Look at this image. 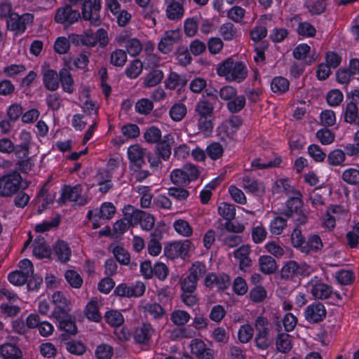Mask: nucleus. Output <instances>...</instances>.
<instances>
[{
    "instance_id": "obj_63",
    "label": "nucleus",
    "mask_w": 359,
    "mask_h": 359,
    "mask_svg": "<svg viewBox=\"0 0 359 359\" xmlns=\"http://www.w3.org/2000/svg\"><path fill=\"white\" fill-rule=\"evenodd\" d=\"M342 179L347 184L357 185L359 184V170L348 168L342 173Z\"/></svg>"
},
{
    "instance_id": "obj_54",
    "label": "nucleus",
    "mask_w": 359,
    "mask_h": 359,
    "mask_svg": "<svg viewBox=\"0 0 359 359\" xmlns=\"http://www.w3.org/2000/svg\"><path fill=\"white\" fill-rule=\"evenodd\" d=\"M236 28L231 22H226L222 25L219 29V34L226 41H230L236 36Z\"/></svg>"
},
{
    "instance_id": "obj_61",
    "label": "nucleus",
    "mask_w": 359,
    "mask_h": 359,
    "mask_svg": "<svg viewBox=\"0 0 359 359\" xmlns=\"http://www.w3.org/2000/svg\"><path fill=\"white\" fill-rule=\"evenodd\" d=\"M245 105V97L243 95H236L227 102V109L231 113H237L241 111Z\"/></svg>"
},
{
    "instance_id": "obj_40",
    "label": "nucleus",
    "mask_w": 359,
    "mask_h": 359,
    "mask_svg": "<svg viewBox=\"0 0 359 359\" xmlns=\"http://www.w3.org/2000/svg\"><path fill=\"white\" fill-rule=\"evenodd\" d=\"M151 240L148 243L149 253L152 256H157L161 252V245L159 243L161 233L159 231L155 230L150 233Z\"/></svg>"
},
{
    "instance_id": "obj_26",
    "label": "nucleus",
    "mask_w": 359,
    "mask_h": 359,
    "mask_svg": "<svg viewBox=\"0 0 359 359\" xmlns=\"http://www.w3.org/2000/svg\"><path fill=\"white\" fill-rule=\"evenodd\" d=\"M146 149H143L139 144L130 146L128 149V156L130 161L137 168H140L144 163V155Z\"/></svg>"
},
{
    "instance_id": "obj_57",
    "label": "nucleus",
    "mask_w": 359,
    "mask_h": 359,
    "mask_svg": "<svg viewBox=\"0 0 359 359\" xmlns=\"http://www.w3.org/2000/svg\"><path fill=\"white\" fill-rule=\"evenodd\" d=\"M207 272V268L204 263L201 262H195L191 264L189 269V274L192 278H194L197 281L205 276Z\"/></svg>"
},
{
    "instance_id": "obj_52",
    "label": "nucleus",
    "mask_w": 359,
    "mask_h": 359,
    "mask_svg": "<svg viewBox=\"0 0 359 359\" xmlns=\"http://www.w3.org/2000/svg\"><path fill=\"white\" fill-rule=\"evenodd\" d=\"M287 226L286 219L282 217H276L270 222L269 231L272 234L280 235Z\"/></svg>"
},
{
    "instance_id": "obj_37",
    "label": "nucleus",
    "mask_w": 359,
    "mask_h": 359,
    "mask_svg": "<svg viewBox=\"0 0 359 359\" xmlns=\"http://www.w3.org/2000/svg\"><path fill=\"white\" fill-rule=\"evenodd\" d=\"M164 77V74L161 69H153L144 78L143 84L146 88H152L159 84Z\"/></svg>"
},
{
    "instance_id": "obj_8",
    "label": "nucleus",
    "mask_w": 359,
    "mask_h": 359,
    "mask_svg": "<svg viewBox=\"0 0 359 359\" xmlns=\"http://www.w3.org/2000/svg\"><path fill=\"white\" fill-rule=\"evenodd\" d=\"M309 273L310 267L306 264H299L293 260L287 262L280 270V276L285 280H292L299 276H307Z\"/></svg>"
},
{
    "instance_id": "obj_17",
    "label": "nucleus",
    "mask_w": 359,
    "mask_h": 359,
    "mask_svg": "<svg viewBox=\"0 0 359 359\" xmlns=\"http://www.w3.org/2000/svg\"><path fill=\"white\" fill-rule=\"evenodd\" d=\"M180 32L178 29L165 32L158 45L159 51L163 54L170 53L172 49L173 45L180 41Z\"/></svg>"
},
{
    "instance_id": "obj_64",
    "label": "nucleus",
    "mask_w": 359,
    "mask_h": 359,
    "mask_svg": "<svg viewBox=\"0 0 359 359\" xmlns=\"http://www.w3.org/2000/svg\"><path fill=\"white\" fill-rule=\"evenodd\" d=\"M127 61V54L121 49L113 51L110 56V62L116 67H123Z\"/></svg>"
},
{
    "instance_id": "obj_47",
    "label": "nucleus",
    "mask_w": 359,
    "mask_h": 359,
    "mask_svg": "<svg viewBox=\"0 0 359 359\" xmlns=\"http://www.w3.org/2000/svg\"><path fill=\"white\" fill-rule=\"evenodd\" d=\"M187 112V107L184 104L177 102L170 109L169 115L174 121H180L186 116Z\"/></svg>"
},
{
    "instance_id": "obj_53",
    "label": "nucleus",
    "mask_w": 359,
    "mask_h": 359,
    "mask_svg": "<svg viewBox=\"0 0 359 359\" xmlns=\"http://www.w3.org/2000/svg\"><path fill=\"white\" fill-rule=\"evenodd\" d=\"M190 318L189 313L183 310H175L170 314V320L175 325H184Z\"/></svg>"
},
{
    "instance_id": "obj_60",
    "label": "nucleus",
    "mask_w": 359,
    "mask_h": 359,
    "mask_svg": "<svg viewBox=\"0 0 359 359\" xmlns=\"http://www.w3.org/2000/svg\"><path fill=\"white\" fill-rule=\"evenodd\" d=\"M142 62L135 60L126 69V74L130 79H136L142 73Z\"/></svg>"
},
{
    "instance_id": "obj_28",
    "label": "nucleus",
    "mask_w": 359,
    "mask_h": 359,
    "mask_svg": "<svg viewBox=\"0 0 359 359\" xmlns=\"http://www.w3.org/2000/svg\"><path fill=\"white\" fill-rule=\"evenodd\" d=\"M154 333V330L150 324L142 323L136 327L134 332V339L139 344H146L149 341Z\"/></svg>"
},
{
    "instance_id": "obj_30",
    "label": "nucleus",
    "mask_w": 359,
    "mask_h": 359,
    "mask_svg": "<svg viewBox=\"0 0 359 359\" xmlns=\"http://www.w3.org/2000/svg\"><path fill=\"white\" fill-rule=\"evenodd\" d=\"M53 255L61 262H67L69 260L72 250L67 243L63 241H57L53 247Z\"/></svg>"
},
{
    "instance_id": "obj_58",
    "label": "nucleus",
    "mask_w": 359,
    "mask_h": 359,
    "mask_svg": "<svg viewBox=\"0 0 359 359\" xmlns=\"http://www.w3.org/2000/svg\"><path fill=\"white\" fill-rule=\"evenodd\" d=\"M162 135L159 128L155 126H151L146 130L144 133V138L148 143H158L161 142Z\"/></svg>"
},
{
    "instance_id": "obj_15",
    "label": "nucleus",
    "mask_w": 359,
    "mask_h": 359,
    "mask_svg": "<svg viewBox=\"0 0 359 359\" xmlns=\"http://www.w3.org/2000/svg\"><path fill=\"white\" fill-rule=\"evenodd\" d=\"M326 316V310L324 305L320 302H314L308 306L304 311L306 320L311 323L322 321Z\"/></svg>"
},
{
    "instance_id": "obj_45",
    "label": "nucleus",
    "mask_w": 359,
    "mask_h": 359,
    "mask_svg": "<svg viewBox=\"0 0 359 359\" xmlns=\"http://www.w3.org/2000/svg\"><path fill=\"white\" fill-rule=\"evenodd\" d=\"M273 191L276 193H285L289 196L293 194L295 191H298L293 188L287 179L276 180L273 185Z\"/></svg>"
},
{
    "instance_id": "obj_32",
    "label": "nucleus",
    "mask_w": 359,
    "mask_h": 359,
    "mask_svg": "<svg viewBox=\"0 0 359 359\" xmlns=\"http://www.w3.org/2000/svg\"><path fill=\"white\" fill-rule=\"evenodd\" d=\"M141 15L147 21V25L149 27H154L156 24V18L159 14L157 7L153 4L141 6Z\"/></svg>"
},
{
    "instance_id": "obj_43",
    "label": "nucleus",
    "mask_w": 359,
    "mask_h": 359,
    "mask_svg": "<svg viewBox=\"0 0 359 359\" xmlns=\"http://www.w3.org/2000/svg\"><path fill=\"white\" fill-rule=\"evenodd\" d=\"M172 226L175 231L182 236L190 237L193 234V229L189 223L182 219H179L173 222Z\"/></svg>"
},
{
    "instance_id": "obj_39",
    "label": "nucleus",
    "mask_w": 359,
    "mask_h": 359,
    "mask_svg": "<svg viewBox=\"0 0 359 359\" xmlns=\"http://www.w3.org/2000/svg\"><path fill=\"white\" fill-rule=\"evenodd\" d=\"M214 105L208 100H199L195 106L194 116H213Z\"/></svg>"
},
{
    "instance_id": "obj_41",
    "label": "nucleus",
    "mask_w": 359,
    "mask_h": 359,
    "mask_svg": "<svg viewBox=\"0 0 359 359\" xmlns=\"http://www.w3.org/2000/svg\"><path fill=\"white\" fill-rule=\"evenodd\" d=\"M276 346L279 352L288 353L292 348L290 336L286 333L278 334L276 337Z\"/></svg>"
},
{
    "instance_id": "obj_51",
    "label": "nucleus",
    "mask_w": 359,
    "mask_h": 359,
    "mask_svg": "<svg viewBox=\"0 0 359 359\" xmlns=\"http://www.w3.org/2000/svg\"><path fill=\"white\" fill-rule=\"evenodd\" d=\"M346 158L344 151L342 149H336L328 154L327 161L331 165H344Z\"/></svg>"
},
{
    "instance_id": "obj_21",
    "label": "nucleus",
    "mask_w": 359,
    "mask_h": 359,
    "mask_svg": "<svg viewBox=\"0 0 359 359\" xmlns=\"http://www.w3.org/2000/svg\"><path fill=\"white\" fill-rule=\"evenodd\" d=\"M250 252L249 245H243L233 252V257L238 261L239 269L243 271H246L251 265Z\"/></svg>"
},
{
    "instance_id": "obj_36",
    "label": "nucleus",
    "mask_w": 359,
    "mask_h": 359,
    "mask_svg": "<svg viewBox=\"0 0 359 359\" xmlns=\"http://www.w3.org/2000/svg\"><path fill=\"white\" fill-rule=\"evenodd\" d=\"M0 353L4 359H20L22 355L20 349L11 343L1 346Z\"/></svg>"
},
{
    "instance_id": "obj_59",
    "label": "nucleus",
    "mask_w": 359,
    "mask_h": 359,
    "mask_svg": "<svg viewBox=\"0 0 359 359\" xmlns=\"http://www.w3.org/2000/svg\"><path fill=\"white\" fill-rule=\"evenodd\" d=\"M218 212L226 221L231 220L235 217L236 208L232 204L222 203L218 206Z\"/></svg>"
},
{
    "instance_id": "obj_35",
    "label": "nucleus",
    "mask_w": 359,
    "mask_h": 359,
    "mask_svg": "<svg viewBox=\"0 0 359 359\" xmlns=\"http://www.w3.org/2000/svg\"><path fill=\"white\" fill-rule=\"evenodd\" d=\"M33 255L38 258H44L50 255V251L46 245L44 238L38 236L35 238L33 244Z\"/></svg>"
},
{
    "instance_id": "obj_7",
    "label": "nucleus",
    "mask_w": 359,
    "mask_h": 359,
    "mask_svg": "<svg viewBox=\"0 0 359 359\" xmlns=\"http://www.w3.org/2000/svg\"><path fill=\"white\" fill-rule=\"evenodd\" d=\"M81 18V14L77 8L72 5L67 4L56 10L54 20L57 23L64 27H69Z\"/></svg>"
},
{
    "instance_id": "obj_23",
    "label": "nucleus",
    "mask_w": 359,
    "mask_h": 359,
    "mask_svg": "<svg viewBox=\"0 0 359 359\" xmlns=\"http://www.w3.org/2000/svg\"><path fill=\"white\" fill-rule=\"evenodd\" d=\"M323 247L320 237L317 234H310L306 239L301 252L304 254H311L319 252Z\"/></svg>"
},
{
    "instance_id": "obj_55",
    "label": "nucleus",
    "mask_w": 359,
    "mask_h": 359,
    "mask_svg": "<svg viewBox=\"0 0 359 359\" xmlns=\"http://www.w3.org/2000/svg\"><path fill=\"white\" fill-rule=\"evenodd\" d=\"M281 160L280 158H276L273 161H262L261 158H255L252 163L251 165L255 169L262 170L271 168H275L280 165Z\"/></svg>"
},
{
    "instance_id": "obj_38",
    "label": "nucleus",
    "mask_w": 359,
    "mask_h": 359,
    "mask_svg": "<svg viewBox=\"0 0 359 359\" xmlns=\"http://www.w3.org/2000/svg\"><path fill=\"white\" fill-rule=\"evenodd\" d=\"M259 268L265 274L274 273L278 266L276 260L269 255H263L259 258Z\"/></svg>"
},
{
    "instance_id": "obj_19",
    "label": "nucleus",
    "mask_w": 359,
    "mask_h": 359,
    "mask_svg": "<svg viewBox=\"0 0 359 359\" xmlns=\"http://www.w3.org/2000/svg\"><path fill=\"white\" fill-rule=\"evenodd\" d=\"M205 285L209 288L217 287L218 290H225L230 285V278L226 274L219 276L209 273L205 278Z\"/></svg>"
},
{
    "instance_id": "obj_14",
    "label": "nucleus",
    "mask_w": 359,
    "mask_h": 359,
    "mask_svg": "<svg viewBox=\"0 0 359 359\" xmlns=\"http://www.w3.org/2000/svg\"><path fill=\"white\" fill-rule=\"evenodd\" d=\"M165 4V15L170 20H181L184 14V4L186 0H164Z\"/></svg>"
},
{
    "instance_id": "obj_12",
    "label": "nucleus",
    "mask_w": 359,
    "mask_h": 359,
    "mask_svg": "<svg viewBox=\"0 0 359 359\" xmlns=\"http://www.w3.org/2000/svg\"><path fill=\"white\" fill-rule=\"evenodd\" d=\"M33 19L34 16L30 13H25L22 15L13 13L7 20V27L10 30L15 32L16 34H21L25 32L27 25L31 23Z\"/></svg>"
},
{
    "instance_id": "obj_46",
    "label": "nucleus",
    "mask_w": 359,
    "mask_h": 359,
    "mask_svg": "<svg viewBox=\"0 0 359 359\" xmlns=\"http://www.w3.org/2000/svg\"><path fill=\"white\" fill-rule=\"evenodd\" d=\"M135 223H139L142 229L150 231L154 226L155 218L153 215L142 210Z\"/></svg>"
},
{
    "instance_id": "obj_11",
    "label": "nucleus",
    "mask_w": 359,
    "mask_h": 359,
    "mask_svg": "<svg viewBox=\"0 0 359 359\" xmlns=\"http://www.w3.org/2000/svg\"><path fill=\"white\" fill-rule=\"evenodd\" d=\"M192 248V243L189 240L175 241L165 247L164 252L168 257L174 259L186 256Z\"/></svg>"
},
{
    "instance_id": "obj_29",
    "label": "nucleus",
    "mask_w": 359,
    "mask_h": 359,
    "mask_svg": "<svg viewBox=\"0 0 359 359\" xmlns=\"http://www.w3.org/2000/svg\"><path fill=\"white\" fill-rule=\"evenodd\" d=\"M293 56L297 60H304L306 65L316 60L315 55L311 53V47L306 43L298 45L293 50Z\"/></svg>"
},
{
    "instance_id": "obj_24",
    "label": "nucleus",
    "mask_w": 359,
    "mask_h": 359,
    "mask_svg": "<svg viewBox=\"0 0 359 359\" xmlns=\"http://www.w3.org/2000/svg\"><path fill=\"white\" fill-rule=\"evenodd\" d=\"M292 26L297 25V32L299 36L304 37H313L316 34V29L313 25L308 22H301L299 16H294L290 18Z\"/></svg>"
},
{
    "instance_id": "obj_6",
    "label": "nucleus",
    "mask_w": 359,
    "mask_h": 359,
    "mask_svg": "<svg viewBox=\"0 0 359 359\" xmlns=\"http://www.w3.org/2000/svg\"><path fill=\"white\" fill-rule=\"evenodd\" d=\"M22 177L13 172L0 177V196L11 197L17 194L22 187Z\"/></svg>"
},
{
    "instance_id": "obj_56",
    "label": "nucleus",
    "mask_w": 359,
    "mask_h": 359,
    "mask_svg": "<svg viewBox=\"0 0 359 359\" xmlns=\"http://www.w3.org/2000/svg\"><path fill=\"white\" fill-rule=\"evenodd\" d=\"M353 140L355 143H348L344 145L345 156L358 157L359 156V130L355 133Z\"/></svg>"
},
{
    "instance_id": "obj_44",
    "label": "nucleus",
    "mask_w": 359,
    "mask_h": 359,
    "mask_svg": "<svg viewBox=\"0 0 359 359\" xmlns=\"http://www.w3.org/2000/svg\"><path fill=\"white\" fill-rule=\"evenodd\" d=\"M198 123L200 132L205 135H209L213 130L214 116H195Z\"/></svg>"
},
{
    "instance_id": "obj_48",
    "label": "nucleus",
    "mask_w": 359,
    "mask_h": 359,
    "mask_svg": "<svg viewBox=\"0 0 359 359\" xmlns=\"http://www.w3.org/2000/svg\"><path fill=\"white\" fill-rule=\"evenodd\" d=\"M290 83L287 79L282 76L275 77L271 83V90L278 94H282L288 90Z\"/></svg>"
},
{
    "instance_id": "obj_42",
    "label": "nucleus",
    "mask_w": 359,
    "mask_h": 359,
    "mask_svg": "<svg viewBox=\"0 0 359 359\" xmlns=\"http://www.w3.org/2000/svg\"><path fill=\"white\" fill-rule=\"evenodd\" d=\"M60 81L65 92L72 93L74 91V80L69 71L62 69L59 73Z\"/></svg>"
},
{
    "instance_id": "obj_62",
    "label": "nucleus",
    "mask_w": 359,
    "mask_h": 359,
    "mask_svg": "<svg viewBox=\"0 0 359 359\" xmlns=\"http://www.w3.org/2000/svg\"><path fill=\"white\" fill-rule=\"evenodd\" d=\"M254 334V330L250 324H245L240 327L238 332V338L241 343L250 341Z\"/></svg>"
},
{
    "instance_id": "obj_50",
    "label": "nucleus",
    "mask_w": 359,
    "mask_h": 359,
    "mask_svg": "<svg viewBox=\"0 0 359 359\" xmlns=\"http://www.w3.org/2000/svg\"><path fill=\"white\" fill-rule=\"evenodd\" d=\"M358 109L355 103L348 102L344 111V120L349 123H356L358 119Z\"/></svg>"
},
{
    "instance_id": "obj_9",
    "label": "nucleus",
    "mask_w": 359,
    "mask_h": 359,
    "mask_svg": "<svg viewBox=\"0 0 359 359\" xmlns=\"http://www.w3.org/2000/svg\"><path fill=\"white\" fill-rule=\"evenodd\" d=\"M63 203L66 201L74 202L79 205H84L88 201V198L82 195V187L80 184L75 186L65 185L62 189L61 198H60Z\"/></svg>"
},
{
    "instance_id": "obj_16",
    "label": "nucleus",
    "mask_w": 359,
    "mask_h": 359,
    "mask_svg": "<svg viewBox=\"0 0 359 359\" xmlns=\"http://www.w3.org/2000/svg\"><path fill=\"white\" fill-rule=\"evenodd\" d=\"M116 212V207L112 203L104 202L99 208L88 210L87 218L88 219L99 218L102 219H110Z\"/></svg>"
},
{
    "instance_id": "obj_10",
    "label": "nucleus",
    "mask_w": 359,
    "mask_h": 359,
    "mask_svg": "<svg viewBox=\"0 0 359 359\" xmlns=\"http://www.w3.org/2000/svg\"><path fill=\"white\" fill-rule=\"evenodd\" d=\"M52 302L55 306L53 316L56 319L65 317L70 311V302L66 295L60 291L55 292L52 294Z\"/></svg>"
},
{
    "instance_id": "obj_20",
    "label": "nucleus",
    "mask_w": 359,
    "mask_h": 359,
    "mask_svg": "<svg viewBox=\"0 0 359 359\" xmlns=\"http://www.w3.org/2000/svg\"><path fill=\"white\" fill-rule=\"evenodd\" d=\"M241 186L248 192L255 196H262L265 191L263 184L254 177L244 176L241 179Z\"/></svg>"
},
{
    "instance_id": "obj_5",
    "label": "nucleus",
    "mask_w": 359,
    "mask_h": 359,
    "mask_svg": "<svg viewBox=\"0 0 359 359\" xmlns=\"http://www.w3.org/2000/svg\"><path fill=\"white\" fill-rule=\"evenodd\" d=\"M198 168L190 163L185 164L182 168L173 170L170 177L172 182L178 186H185L199 176Z\"/></svg>"
},
{
    "instance_id": "obj_27",
    "label": "nucleus",
    "mask_w": 359,
    "mask_h": 359,
    "mask_svg": "<svg viewBox=\"0 0 359 359\" xmlns=\"http://www.w3.org/2000/svg\"><path fill=\"white\" fill-rule=\"evenodd\" d=\"M43 81L46 89L55 91L59 88L60 76L53 69H43Z\"/></svg>"
},
{
    "instance_id": "obj_4",
    "label": "nucleus",
    "mask_w": 359,
    "mask_h": 359,
    "mask_svg": "<svg viewBox=\"0 0 359 359\" xmlns=\"http://www.w3.org/2000/svg\"><path fill=\"white\" fill-rule=\"evenodd\" d=\"M69 5L76 6L82 2V18L88 20L93 26H99L101 20L100 11L101 8L100 0H69Z\"/></svg>"
},
{
    "instance_id": "obj_1",
    "label": "nucleus",
    "mask_w": 359,
    "mask_h": 359,
    "mask_svg": "<svg viewBox=\"0 0 359 359\" xmlns=\"http://www.w3.org/2000/svg\"><path fill=\"white\" fill-rule=\"evenodd\" d=\"M217 74L224 77L229 82L241 83L243 81L248 73L246 65L241 61H237L229 57L222 62L217 65L216 68Z\"/></svg>"
},
{
    "instance_id": "obj_49",
    "label": "nucleus",
    "mask_w": 359,
    "mask_h": 359,
    "mask_svg": "<svg viewBox=\"0 0 359 359\" xmlns=\"http://www.w3.org/2000/svg\"><path fill=\"white\" fill-rule=\"evenodd\" d=\"M105 321L112 327H119L124 323L123 315L118 311L110 310L104 314Z\"/></svg>"
},
{
    "instance_id": "obj_31",
    "label": "nucleus",
    "mask_w": 359,
    "mask_h": 359,
    "mask_svg": "<svg viewBox=\"0 0 359 359\" xmlns=\"http://www.w3.org/2000/svg\"><path fill=\"white\" fill-rule=\"evenodd\" d=\"M187 83L186 76L175 72H171L165 80V87L169 90H175L177 87H184Z\"/></svg>"
},
{
    "instance_id": "obj_2",
    "label": "nucleus",
    "mask_w": 359,
    "mask_h": 359,
    "mask_svg": "<svg viewBox=\"0 0 359 359\" xmlns=\"http://www.w3.org/2000/svg\"><path fill=\"white\" fill-rule=\"evenodd\" d=\"M70 40L76 46L94 47L98 44L101 48H104L108 43V35L102 28L98 29L95 32L91 29H86L82 34L72 35Z\"/></svg>"
},
{
    "instance_id": "obj_3",
    "label": "nucleus",
    "mask_w": 359,
    "mask_h": 359,
    "mask_svg": "<svg viewBox=\"0 0 359 359\" xmlns=\"http://www.w3.org/2000/svg\"><path fill=\"white\" fill-rule=\"evenodd\" d=\"M256 346L262 350L267 349L273 341V326L266 318L259 316L255 323Z\"/></svg>"
},
{
    "instance_id": "obj_22",
    "label": "nucleus",
    "mask_w": 359,
    "mask_h": 359,
    "mask_svg": "<svg viewBox=\"0 0 359 359\" xmlns=\"http://www.w3.org/2000/svg\"><path fill=\"white\" fill-rule=\"evenodd\" d=\"M102 305V303L100 297H93L85 309V315L87 318L94 322H99L102 319V316L99 311Z\"/></svg>"
},
{
    "instance_id": "obj_18",
    "label": "nucleus",
    "mask_w": 359,
    "mask_h": 359,
    "mask_svg": "<svg viewBox=\"0 0 359 359\" xmlns=\"http://www.w3.org/2000/svg\"><path fill=\"white\" fill-rule=\"evenodd\" d=\"M309 285L311 287V294L316 299H326L333 293L331 286L320 281L317 278L311 279Z\"/></svg>"
},
{
    "instance_id": "obj_34",
    "label": "nucleus",
    "mask_w": 359,
    "mask_h": 359,
    "mask_svg": "<svg viewBox=\"0 0 359 359\" xmlns=\"http://www.w3.org/2000/svg\"><path fill=\"white\" fill-rule=\"evenodd\" d=\"M172 140V136L168 134L164 136L163 140L156 146L158 155L165 161L168 160L171 155L170 142Z\"/></svg>"
},
{
    "instance_id": "obj_13",
    "label": "nucleus",
    "mask_w": 359,
    "mask_h": 359,
    "mask_svg": "<svg viewBox=\"0 0 359 359\" xmlns=\"http://www.w3.org/2000/svg\"><path fill=\"white\" fill-rule=\"evenodd\" d=\"M191 354L196 359H214V351L208 348L205 342L201 339H194L190 343Z\"/></svg>"
},
{
    "instance_id": "obj_33",
    "label": "nucleus",
    "mask_w": 359,
    "mask_h": 359,
    "mask_svg": "<svg viewBox=\"0 0 359 359\" xmlns=\"http://www.w3.org/2000/svg\"><path fill=\"white\" fill-rule=\"evenodd\" d=\"M20 143L15 147V153L20 158H25L29 154V145L31 135L29 132L22 130L20 133Z\"/></svg>"
},
{
    "instance_id": "obj_25",
    "label": "nucleus",
    "mask_w": 359,
    "mask_h": 359,
    "mask_svg": "<svg viewBox=\"0 0 359 359\" xmlns=\"http://www.w3.org/2000/svg\"><path fill=\"white\" fill-rule=\"evenodd\" d=\"M302 196L299 191L290 195V198L286 203L287 209L285 211L286 217H290L294 215V213L302 210L301 208L303 205Z\"/></svg>"
}]
</instances>
